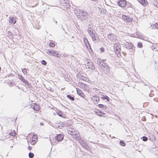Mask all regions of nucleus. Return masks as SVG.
Listing matches in <instances>:
<instances>
[{
    "label": "nucleus",
    "instance_id": "nucleus-1",
    "mask_svg": "<svg viewBox=\"0 0 158 158\" xmlns=\"http://www.w3.org/2000/svg\"><path fill=\"white\" fill-rule=\"evenodd\" d=\"M74 12L77 16L78 18L82 21H85L86 20L88 21L90 19V16L88 15L87 13L84 10H80L76 9Z\"/></svg>",
    "mask_w": 158,
    "mask_h": 158
},
{
    "label": "nucleus",
    "instance_id": "nucleus-2",
    "mask_svg": "<svg viewBox=\"0 0 158 158\" xmlns=\"http://www.w3.org/2000/svg\"><path fill=\"white\" fill-rule=\"evenodd\" d=\"M97 63L105 73L107 74L109 72L110 68L107 66L106 64L104 63L103 61L100 60H97Z\"/></svg>",
    "mask_w": 158,
    "mask_h": 158
},
{
    "label": "nucleus",
    "instance_id": "nucleus-3",
    "mask_svg": "<svg viewBox=\"0 0 158 158\" xmlns=\"http://www.w3.org/2000/svg\"><path fill=\"white\" fill-rule=\"evenodd\" d=\"M86 61H87V65H86V68L88 67V68L92 70H94L95 67L93 63L90 60H89V61H88V59Z\"/></svg>",
    "mask_w": 158,
    "mask_h": 158
},
{
    "label": "nucleus",
    "instance_id": "nucleus-4",
    "mask_svg": "<svg viewBox=\"0 0 158 158\" xmlns=\"http://www.w3.org/2000/svg\"><path fill=\"white\" fill-rule=\"evenodd\" d=\"M122 19L125 22H130L133 20V19L130 16L123 15L122 16Z\"/></svg>",
    "mask_w": 158,
    "mask_h": 158
},
{
    "label": "nucleus",
    "instance_id": "nucleus-5",
    "mask_svg": "<svg viewBox=\"0 0 158 158\" xmlns=\"http://www.w3.org/2000/svg\"><path fill=\"white\" fill-rule=\"evenodd\" d=\"M124 46L127 48L128 49H131L133 50L134 47V45L131 43H129L128 42H126L124 44Z\"/></svg>",
    "mask_w": 158,
    "mask_h": 158
},
{
    "label": "nucleus",
    "instance_id": "nucleus-6",
    "mask_svg": "<svg viewBox=\"0 0 158 158\" xmlns=\"http://www.w3.org/2000/svg\"><path fill=\"white\" fill-rule=\"evenodd\" d=\"M118 5L121 7L125 6L127 4V2L125 0H120L118 1Z\"/></svg>",
    "mask_w": 158,
    "mask_h": 158
},
{
    "label": "nucleus",
    "instance_id": "nucleus-7",
    "mask_svg": "<svg viewBox=\"0 0 158 158\" xmlns=\"http://www.w3.org/2000/svg\"><path fill=\"white\" fill-rule=\"evenodd\" d=\"M64 135L61 134H60L56 135L55 137L56 139L58 142L62 141L64 138Z\"/></svg>",
    "mask_w": 158,
    "mask_h": 158
},
{
    "label": "nucleus",
    "instance_id": "nucleus-8",
    "mask_svg": "<svg viewBox=\"0 0 158 158\" xmlns=\"http://www.w3.org/2000/svg\"><path fill=\"white\" fill-rule=\"evenodd\" d=\"M108 38L109 40L113 41H115L116 39V37L115 35L112 33L109 34H108Z\"/></svg>",
    "mask_w": 158,
    "mask_h": 158
},
{
    "label": "nucleus",
    "instance_id": "nucleus-9",
    "mask_svg": "<svg viewBox=\"0 0 158 158\" xmlns=\"http://www.w3.org/2000/svg\"><path fill=\"white\" fill-rule=\"evenodd\" d=\"M31 107H32V108L35 110L38 111L40 110V107L39 105L37 103H33Z\"/></svg>",
    "mask_w": 158,
    "mask_h": 158
},
{
    "label": "nucleus",
    "instance_id": "nucleus-10",
    "mask_svg": "<svg viewBox=\"0 0 158 158\" xmlns=\"http://www.w3.org/2000/svg\"><path fill=\"white\" fill-rule=\"evenodd\" d=\"M93 100L95 104H97L99 102L100 98L97 95H94L93 96Z\"/></svg>",
    "mask_w": 158,
    "mask_h": 158
},
{
    "label": "nucleus",
    "instance_id": "nucleus-11",
    "mask_svg": "<svg viewBox=\"0 0 158 158\" xmlns=\"http://www.w3.org/2000/svg\"><path fill=\"white\" fill-rule=\"evenodd\" d=\"M139 3L144 6H147L148 3L147 0H139Z\"/></svg>",
    "mask_w": 158,
    "mask_h": 158
},
{
    "label": "nucleus",
    "instance_id": "nucleus-12",
    "mask_svg": "<svg viewBox=\"0 0 158 158\" xmlns=\"http://www.w3.org/2000/svg\"><path fill=\"white\" fill-rule=\"evenodd\" d=\"M56 112L57 114L63 118H65L64 115L63 114V112L59 109H57L56 110Z\"/></svg>",
    "mask_w": 158,
    "mask_h": 158
},
{
    "label": "nucleus",
    "instance_id": "nucleus-13",
    "mask_svg": "<svg viewBox=\"0 0 158 158\" xmlns=\"http://www.w3.org/2000/svg\"><path fill=\"white\" fill-rule=\"evenodd\" d=\"M77 94L83 98H84L85 95L79 89L77 88Z\"/></svg>",
    "mask_w": 158,
    "mask_h": 158
},
{
    "label": "nucleus",
    "instance_id": "nucleus-14",
    "mask_svg": "<svg viewBox=\"0 0 158 158\" xmlns=\"http://www.w3.org/2000/svg\"><path fill=\"white\" fill-rule=\"evenodd\" d=\"M84 41L85 43V45L87 48H88L89 47L90 48H91L90 45V44L89 43L87 39L86 38H84Z\"/></svg>",
    "mask_w": 158,
    "mask_h": 158
},
{
    "label": "nucleus",
    "instance_id": "nucleus-15",
    "mask_svg": "<svg viewBox=\"0 0 158 158\" xmlns=\"http://www.w3.org/2000/svg\"><path fill=\"white\" fill-rule=\"evenodd\" d=\"M149 139L151 141H156V140L155 136L152 134H150Z\"/></svg>",
    "mask_w": 158,
    "mask_h": 158
},
{
    "label": "nucleus",
    "instance_id": "nucleus-16",
    "mask_svg": "<svg viewBox=\"0 0 158 158\" xmlns=\"http://www.w3.org/2000/svg\"><path fill=\"white\" fill-rule=\"evenodd\" d=\"M52 56H56L57 58H59L61 56L60 54H59L58 52L56 51L55 50L54 52H53V53H52Z\"/></svg>",
    "mask_w": 158,
    "mask_h": 158
},
{
    "label": "nucleus",
    "instance_id": "nucleus-17",
    "mask_svg": "<svg viewBox=\"0 0 158 158\" xmlns=\"http://www.w3.org/2000/svg\"><path fill=\"white\" fill-rule=\"evenodd\" d=\"M82 142L83 143H81L82 146L85 149L88 150L89 148L88 145L85 142H83V141H82Z\"/></svg>",
    "mask_w": 158,
    "mask_h": 158
},
{
    "label": "nucleus",
    "instance_id": "nucleus-18",
    "mask_svg": "<svg viewBox=\"0 0 158 158\" xmlns=\"http://www.w3.org/2000/svg\"><path fill=\"white\" fill-rule=\"evenodd\" d=\"M9 22L11 23H13L14 24L16 22V20L15 18L14 17H10Z\"/></svg>",
    "mask_w": 158,
    "mask_h": 158
},
{
    "label": "nucleus",
    "instance_id": "nucleus-19",
    "mask_svg": "<svg viewBox=\"0 0 158 158\" xmlns=\"http://www.w3.org/2000/svg\"><path fill=\"white\" fill-rule=\"evenodd\" d=\"M67 97L70 100L72 101L74 100V96H73L72 95L69 94L67 95Z\"/></svg>",
    "mask_w": 158,
    "mask_h": 158
},
{
    "label": "nucleus",
    "instance_id": "nucleus-20",
    "mask_svg": "<svg viewBox=\"0 0 158 158\" xmlns=\"http://www.w3.org/2000/svg\"><path fill=\"white\" fill-rule=\"evenodd\" d=\"M95 113L97 115H98L100 116H102V115L105 114V113L104 112H103L101 111H96L95 112Z\"/></svg>",
    "mask_w": 158,
    "mask_h": 158
},
{
    "label": "nucleus",
    "instance_id": "nucleus-21",
    "mask_svg": "<svg viewBox=\"0 0 158 158\" xmlns=\"http://www.w3.org/2000/svg\"><path fill=\"white\" fill-rule=\"evenodd\" d=\"M103 96H102L101 97V99L102 100L106 99L107 101H109L110 100V98L107 95L104 96L103 95Z\"/></svg>",
    "mask_w": 158,
    "mask_h": 158
},
{
    "label": "nucleus",
    "instance_id": "nucleus-22",
    "mask_svg": "<svg viewBox=\"0 0 158 158\" xmlns=\"http://www.w3.org/2000/svg\"><path fill=\"white\" fill-rule=\"evenodd\" d=\"M54 52V50H47L46 53L49 55H52L53 52Z\"/></svg>",
    "mask_w": 158,
    "mask_h": 158
},
{
    "label": "nucleus",
    "instance_id": "nucleus-23",
    "mask_svg": "<svg viewBox=\"0 0 158 158\" xmlns=\"http://www.w3.org/2000/svg\"><path fill=\"white\" fill-rule=\"evenodd\" d=\"M141 117V120L143 121H145L146 120V118L145 116H142V113H141L140 114H139V118H140Z\"/></svg>",
    "mask_w": 158,
    "mask_h": 158
},
{
    "label": "nucleus",
    "instance_id": "nucleus-24",
    "mask_svg": "<svg viewBox=\"0 0 158 158\" xmlns=\"http://www.w3.org/2000/svg\"><path fill=\"white\" fill-rule=\"evenodd\" d=\"M98 106L99 108H102L104 110L107 108V106H104L102 104H99L98 105Z\"/></svg>",
    "mask_w": 158,
    "mask_h": 158
},
{
    "label": "nucleus",
    "instance_id": "nucleus-25",
    "mask_svg": "<svg viewBox=\"0 0 158 158\" xmlns=\"http://www.w3.org/2000/svg\"><path fill=\"white\" fill-rule=\"evenodd\" d=\"M114 51L116 54H119L121 52V48H116L114 49Z\"/></svg>",
    "mask_w": 158,
    "mask_h": 158
},
{
    "label": "nucleus",
    "instance_id": "nucleus-26",
    "mask_svg": "<svg viewBox=\"0 0 158 158\" xmlns=\"http://www.w3.org/2000/svg\"><path fill=\"white\" fill-rule=\"evenodd\" d=\"M14 132H8V134L10 135L11 136H13V137L15 136L16 135V132L14 130L13 131Z\"/></svg>",
    "mask_w": 158,
    "mask_h": 158
},
{
    "label": "nucleus",
    "instance_id": "nucleus-27",
    "mask_svg": "<svg viewBox=\"0 0 158 158\" xmlns=\"http://www.w3.org/2000/svg\"><path fill=\"white\" fill-rule=\"evenodd\" d=\"M114 49L116 48H121V47L120 44L118 43H115L114 44Z\"/></svg>",
    "mask_w": 158,
    "mask_h": 158
},
{
    "label": "nucleus",
    "instance_id": "nucleus-28",
    "mask_svg": "<svg viewBox=\"0 0 158 158\" xmlns=\"http://www.w3.org/2000/svg\"><path fill=\"white\" fill-rule=\"evenodd\" d=\"M140 139L144 142H146L148 139V137L146 136H143L140 138Z\"/></svg>",
    "mask_w": 158,
    "mask_h": 158
},
{
    "label": "nucleus",
    "instance_id": "nucleus-29",
    "mask_svg": "<svg viewBox=\"0 0 158 158\" xmlns=\"http://www.w3.org/2000/svg\"><path fill=\"white\" fill-rule=\"evenodd\" d=\"M24 84H26V85H27V86L29 88H31L32 87V85L31 84H30L29 83V82L27 80V81H26L25 83H24Z\"/></svg>",
    "mask_w": 158,
    "mask_h": 158
},
{
    "label": "nucleus",
    "instance_id": "nucleus-30",
    "mask_svg": "<svg viewBox=\"0 0 158 158\" xmlns=\"http://www.w3.org/2000/svg\"><path fill=\"white\" fill-rule=\"evenodd\" d=\"M97 35H93L91 37L92 40L93 41H96L97 40V38H98L96 36Z\"/></svg>",
    "mask_w": 158,
    "mask_h": 158
},
{
    "label": "nucleus",
    "instance_id": "nucleus-31",
    "mask_svg": "<svg viewBox=\"0 0 158 158\" xmlns=\"http://www.w3.org/2000/svg\"><path fill=\"white\" fill-rule=\"evenodd\" d=\"M80 79L83 81H85L86 79L87 78L86 77H85L84 75L81 74L80 77Z\"/></svg>",
    "mask_w": 158,
    "mask_h": 158
},
{
    "label": "nucleus",
    "instance_id": "nucleus-32",
    "mask_svg": "<svg viewBox=\"0 0 158 158\" xmlns=\"http://www.w3.org/2000/svg\"><path fill=\"white\" fill-rule=\"evenodd\" d=\"M119 144L123 146H125L126 145L125 143L122 140H120L119 141Z\"/></svg>",
    "mask_w": 158,
    "mask_h": 158
},
{
    "label": "nucleus",
    "instance_id": "nucleus-33",
    "mask_svg": "<svg viewBox=\"0 0 158 158\" xmlns=\"http://www.w3.org/2000/svg\"><path fill=\"white\" fill-rule=\"evenodd\" d=\"M29 157L30 158H32L34 157V154L33 153L30 152L28 154Z\"/></svg>",
    "mask_w": 158,
    "mask_h": 158
},
{
    "label": "nucleus",
    "instance_id": "nucleus-34",
    "mask_svg": "<svg viewBox=\"0 0 158 158\" xmlns=\"http://www.w3.org/2000/svg\"><path fill=\"white\" fill-rule=\"evenodd\" d=\"M36 139H32V140L31 141V142H30V143L33 145H35L36 143Z\"/></svg>",
    "mask_w": 158,
    "mask_h": 158
},
{
    "label": "nucleus",
    "instance_id": "nucleus-35",
    "mask_svg": "<svg viewBox=\"0 0 158 158\" xmlns=\"http://www.w3.org/2000/svg\"><path fill=\"white\" fill-rule=\"evenodd\" d=\"M158 29V23H156L154 25H153V27L152 28V29Z\"/></svg>",
    "mask_w": 158,
    "mask_h": 158
},
{
    "label": "nucleus",
    "instance_id": "nucleus-36",
    "mask_svg": "<svg viewBox=\"0 0 158 158\" xmlns=\"http://www.w3.org/2000/svg\"><path fill=\"white\" fill-rule=\"evenodd\" d=\"M96 33L95 30H92V33L91 34V35H90V36L92 37L93 35H96Z\"/></svg>",
    "mask_w": 158,
    "mask_h": 158
},
{
    "label": "nucleus",
    "instance_id": "nucleus-37",
    "mask_svg": "<svg viewBox=\"0 0 158 158\" xmlns=\"http://www.w3.org/2000/svg\"><path fill=\"white\" fill-rule=\"evenodd\" d=\"M144 38V36L141 33H139V39H143Z\"/></svg>",
    "mask_w": 158,
    "mask_h": 158
},
{
    "label": "nucleus",
    "instance_id": "nucleus-38",
    "mask_svg": "<svg viewBox=\"0 0 158 158\" xmlns=\"http://www.w3.org/2000/svg\"><path fill=\"white\" fill-rule=\"evenodd\" d=\"M41 64L44 65H47V62L44 60H43L41 61Z\"/></svg>",
    "mask_w": 158,
    "mask_h": 158
},
{
    "label": "nucleus",
    "instance_id": "nucleus-39",
    "mask_svg": "<svg viewBox=\"0 0 158 158\" xmlns=\"http://www.w3.org/2000/svg\"><path fill=\"white\" fill-rule=\"evenodd\" d=\"M49 45L52 47H54L55 46V44L51 42L49 44Z\"/></svg>",
    "mask_w": 158,
    "mask_h": 158
},
{
    "label": "nucleus",
    "instance_id": "nucleus-40",
    "mask_svg": "<svg viewBox=\"0 0 158 158\" xmlns=\"http://www.w3.org/2000/svg\"><path fill=\"white\" fill-rule=\"evenodd\" d=\"M22 72L24 74H27V69L26 68H24V69H22Z\"/></svg>",
    "mask_w": 158,
    "mask_h": 158
},
{
    "label": "nucleus",
    "instance_id": "nucleus-41",
    "mask_svg": "<svg viewBox=\"0 0 158 158\" xmlns=\"http://www.w3.org/2000/svg\"><path fill=\"white\" fill-rule=\"evenodd\" d=\"M18 77L20 80H22L23 78V77L22 75L19 74L18 75Z\"/></svg>",
    "mask_w": 158,
    "mask_h": 158
},
{
    "label": "nucleus",
    "instance_id": "nucleus-42",
    "mask_svg": "<svg viewBox=\"0 0 158 158\" xmlns=\"http://www.w3.org/2000/svg\"><path fill=\"white\" fill-rule=\"evenodd\" d=\"M59 124L61 126V127H64L65 126L64 124L62 122H60Z\"/></svg>",
    "mask_w": 158,
    "mask_h": 158
},
{
    "label": "nucleus",
    "instance_id": "nucleus-43",
    "mask_svg": "<svg viewBox=\"0 0 158 158\" xmlns=\"http://www.w3.org/2000/svg\"><path fill=\"white\" fill-rule=\"evenodd\" d=\"M153 5L156 6L158 8V3L156 2H155L153 3Z\"/></svg>",
    "mask_w": 158,
    "mask_h": 158
},
{
    "label": "nucleus",
    "instance_id": "nucleus-44",
    "mask_svg": "<svg viewBox=\"0 0 158 158\" xmlns=\"http://www.w3.org/2000/svg\"><path fill=\"white\" fill-rule=\"evenodd\" d=\"M143 47V44L141 42H139V48H141Z\"/></svg>",
    "mask_w": 158,
    "mask_h": 158
},
{
    "label": "nucleus",
    "instance_id": "nucleus-45",
    "mask_svg": "<svg viewBox=\"0 0 158 158\" xmlns=\"http://www.w3.org/2000/svg\"><path fill=\"white\" fill-rule=\"evenodd\" d=\"M81 74L79 73H77V74H76V76L77 77V78H80V76L81 75Z\"/></svg>",
    "mask_w": 158,
    "mask_h": 158
},
{
    "label": "nucleus",
    "instance_id": "nucleus-46",
    "mask_svg": "<svg viewBox=\"0 0 158 158\" xmlns=\"http://www.w3.org/2000/svg\"><path fill=\"white\" fill-rule=\"evenodd\" d=\"M88 49H89V53H92L93 52V50L92 49L91 47V48H90L89 47V48Z\"/></svg>",
    "mask_w": 158,
    "mask_h": 158
},
{
    "label": "nucleus",
    "instance_id": "nucleus-47",
    "mask_svg": "<svg viewBox=\"0 0 158 158\" xmlns=\"http://www.w3.org/2000/svg\"><path fill=\"white\" fill-rule=\"evenodd\" d=\"M27 81V80H26L25 79H24V78L21 80V81L23 82V83H25L26 81Z\"/></svg>",
    "mask_w": 158,
    "mask_h": 158
},
{
    "label": "nucleus",
    "instance_id": "nucleus-48",
    "mask_svg": "<svg viewBox=\"0 0 158 158\" xmlns=\"http://www.w3.org/2000/svg\"><path fill=\"white\" fill-rule=\"evenodd\" d=\"M27 81V80H26L25 79H24V78L21 80V81L23 82V83H25L26 81Z\"/></svg>",
    "mask_w": 158,
    "mask_h": 158
},
{
    "label": "nucleus",
    "instance_id": "nucleus-49",
    "mask_svg": "<svg viewBox=\"0 0 158 158\" xmlns=\"http://www.w3.org/2000/svg\"><path fill=\"white\" fill-rule=\"evenodd\" d=\"M100 50L102 52H104V48L102 47L100 49Z\"/></svg>",
    "mask_w": 158,
    "mask_h": 158
},
{
    "label": "nucleus",
    "instance_id": "nucleus-50",
    "mask_svg": "<svg viewBox=\"0 0 158 158\" xmlns=\"http://www.w3.org/2000/svg\"><path fill=\"white\" fill-rule=\"evenodd\" d=\"M37 135H34L32 136V139H36V138Z\"/></svg>",
    "mask_w": 158,
    "mask_h": 158
},
{
    "label": "nucleus",
    "instance_id": "nucleus-51",
    "mask_svg": "<svg viewBox=\"0 0 158 158\" xmlns=\"http://www.w3.org/2000/svg\"><path fill=\"white\" fill-rule=\"evenodd\" d=\"M55 125L56 128H59L60 127V125H58L57 124V123H56V124Z\"/></svg>",
    "mask_w": 158,
    "mask_h": 158
},
{
    "label": "nucleus",
    "instance_id": "nucleus-52",
    "mask_svg": "<svg viewBox=\"0 0 158 158\" xmlns=\"http://www.w3.org/2000/svg\"><path fill=\"white\" fill-rule=\"evenodd\" d=\"M92 31H91L90 30H88V32L89 34V35H91V34L92 33Z\"/></svg>",
    "mask_w": 158,
    "mask_h": 158
},
{
    "label": "nucleus",
    "instance_id": "nucleus-53",
    "mask_svg": "<svg viewBox=\"0 0 158 158\" xmlns=\"http://www.w3.org/2000/svg\"><path fill=\"white\" fill-rule=\"evenodd\" d=\"M32 148L31 147V146H29L28 147V149H29V150H30Z\"/></svg>",
    "mask_w": 158,
    "mask_h": 158
},
{
    "label": "nucleus",
    "instance_id": "nucleus-54",
    "mask_svg": "<svg viewBox=\"0 0 158 158\" xmlns=\"http://www.w3.org/2000/svg\"><path fill=\"white\" fill-rule=\"evenodd\" d=\"M122 53H123V54L124 55V56H125L127 54L126 53L124 52H122Z\"/></svg>",
    "mask_w": 158,
    "mask_h": 158
},
{
    "label": "nucleus",
    "instance_id": "nucleus-55",
    "mask_svg": "<svg viewBox=\"0 0 158 158\" xmlns=\"http://www.w3.org/2000/svg\"><path fill=\"white\" fill-rule=\"evenodd\" d=\"M40 125L41 126H43L44 125V124L42 123L41 122L40 123Z\"/></svg>",
    "mask_w": 158,
    "mask_h": 158
},
{
    "label": "nucleus",
    "instance_id": "nucleus-56",
    "mask_svg": "<svg viewBox=\"0 0 158 158\" xmlns=\"http://www.w3.org/2000/svg\"><path fill=\"white\" fill-rule=\"evenodd\" d=\"M136 36H134V37H136L137 38H138V35H136Z\"/></svg>",
    "mask_w": 158,
    "mask_h": 158
},
{
    "label": "nucleus",
    "instance_id": "nucleus-57",
    "mask_svg": "<svg viewBox=\"0 0 158 158\" xmlns=\"http://www.w3.org/2000/svg\"><path fill=\"white\" fill-rule=\"evenodd\" d=\"M55 23L57 24V22L56 21V20H55Z\"/></svg>",
    "mask_w": 158,
    "mask_h": 158
},
{
    "label": "nucleus",
    "instance_id": "nucleus-58",
    "mask_svg": "<svg viewBox=\"0 0 158 158\" xmlns=\"http://www.w3.org/2000/svg\"><path fill=\"white\" fill-rule=\"evenodd\" d=\"M156 67H157V68H158V65H156V66H155V68H156Z\"/></svg>",
    "mask_w": 158,
    "mask_h": 158
},
{
    "label": "nucleus",
    "instance_id": "nucleus-59",
    "mask_svg": "<svg viewBox=\"0 0 158 158\" xmlns=\"http://www.w3.org/2000/svg\"><path fill=\"white\" fill-rule=\"evenodd\" d=\"M92 1H96L97 0H91Z\"/></svg>",
    "mask_w": 158,
    "mask_h": 158
},
{
    "label": "nucleus",
    "instance_id": "nucleus-60",
    "mask_svg": "<svg viewBox=\"0 0 158 158\" xmlns=\"http://www.w3.org/2000/svg\"><path fill=\"white\" fill-rule=\"evenodd\" d=\"M157 77H158V72H157Z\"/></svg>",
    "mask_w": 158,
    "mask_h": 158
},
{
    "label": "nucleus",
    "instance_id": "nucleus-61",
    "mask_svg": "<svg viewBox=\"0 0 158 158\" xmlns=\"http://www.w3.org/2000/svg\"><path fill=\"white\" fill-rule=\"evenodd\" d=\"M137 46H138V42L137 43Z\"/></svg>",
    "mask_w": 158,
    "mask_h": 158
},
{
    "label": "nucleus",
    "instance_id": "nucleus-62",
    "mask_svg": "<svg viewBox=\"0 0 158 158\" xmlns=\"http://www.w3.org/2000/svg\"><path fill=\"white\" fill-rule=\"evenodd\" d=\"M1 67H0V71L1 70Z\"/></svg>",
    "mask_w": 158,
    "mask_h": 158
},
{
    "label": "nucleus",
    "instance_id": "nucleus-63",
    "mask_svg": "<svg viewBox=\"0 0 158 158\" xmlns=\"http://www.w3.org/2000/svg\"><path fill=\"white\" fill-rule=\"evenodd\" d=\"M10 33L11 34H12V33H11V32H10Z\"/></svg>",
    "mask_w": 158,
    "mask_h": 158
},
{
    "label": "nucleus",
    "instance_id": "nucleus-64",
    "mask_svg": "<svg viewBox=\"0 0 158 158\" xmlns=\"http://www.w3.org/2000/svg\"><path fill=\"white\" fill-rule=\"evenodd\" d=\"M61 28H62V27H63V26H62V25H61Z\"/></svg>",
    "mask_w": 158,
    "mask_h": 158
}]
</instances>
